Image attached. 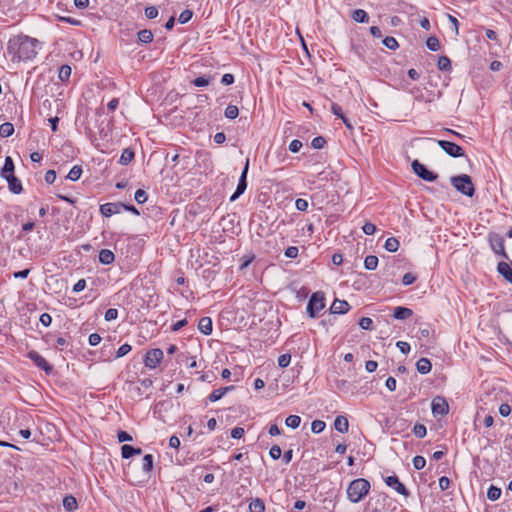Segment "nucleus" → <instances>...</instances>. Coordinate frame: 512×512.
<instances>
[{
    "label": "nucleus",
    "mask_w": 512,
    "mask_h": 512,
    "mask_svg": "<svg viewBox=\"0 0 512 512\" xmlns=\"http://www.w3.org/2000/svg\"><path fill=\"white\" fill-rule=\"evenodd\" d=\"M39 41L26 35H17L9 39L8 54L13 62L29 61L37 55Z\"/></svg>",
    "instance_id": "1"
},
{
    "label": "nucleus",
    "mask_w": 512,
    "mask_h": 512,
    "mask_svg": "<svg viewBox=\"0 0 512 512\" xmlns=\"http://www.w3.org/2000/svg\"><path fill=\"white\" fill-rule=\"evenodd\" d=\"M370 490V483L364 478L353 480L347 488L348 499L353 503L360 502Z\"/></svg>",
    "instance_id": "2"
},
{
    "label": "nucleus",
    "mask_w": 512,
    "mask_h": 512,
    "mask_svg": "<svg viewBox=\"0 0 512 512\" xmlns=\"http://www.w3.org/2000/svg\"><path fill=\"white\" fill-rule=\"evenodd\" d=\"M450 182L452 186L463 195L472 197L475 193V188L472 179L467 174L452 176L450 178Z\"/></svg>",
    "instance_id": "3"
},
{
    "label": "nucleus",
    "mask_w": 512,
    "mask_h": 512,
    "mask_svg": "<svg viewBox=\"0 0 512 512\" xmlns=\"http://www.w3.org/2000/svg\"><path fill=\"white\" fill-rule=\"evenodd\" d=\"M325 307V296L322 292H315L310 297L307 305V312L311 318L318 316V313Z\"/></svg>",
    "instance_id": "4"
},
{
    "label": "nucleus",
    "mask_w": 512,
    "mask_h": 512,
    "mask_svg": "<svg viewBox=\"0 0 512 512\" xmlns=\"http://www.w3.org/2000/svg\"><path fill=\"white\" fill-rule=\"evenodd\" d=\"M413 172L421 179L434 182L438 175L432 171H429L425 165L420 163L418 160H414L411 164Z\"/></svg>",
    "instance_id": "5"
},
{
    "label": "nucleus",
    "mask_w": 512,
    "mask_h": 512,
    "mask_svg": "<svg viewBox=\"0 0 512 512\" xmlns=\"http://www.w3.org/2000/svg\"><path fill=\"white\" fill-rule=\"evenodd\" d=\"M163 351L159 348L151 349L146 353L144 363L150 369H155L163 359Z\"/></svg>",
    "instance_id": "6"
},
{
    "label": "nucleus",
    "mask_w": 512,
    "mask_h": 512,
    "mask_svg": "<svg viewBox=\"0 0 512 512\" xmlns=\"http://www.w3.org/2000/svg\"><path fill=\"white\" fill-rule=\"evenodd\" d=\"M437 144L451 157L457 158L464 156V149L454 142L438 140Z\"/></svg>",
    "instance_id": "7"
},
{
    "label": "nucleus",
    "mask_w": 512,
    "mask_h": 512,
    "mask_svg": "<svg viewBox=\"0 0 512 512\" xmlns=\"http://www.w3.org/2000/svg\"><path fill=\"white\" fill-rule=\"evenodd\" d=\"M432 414L437 416H445L449 412V405L445 398L437 396L432 400L431 403Z\"/></svg>",
    "instance_id": "8"
},
{
    "label": "nucleus",
    "mask_w": 512,
    "mask_h": 512,
    "mask_svg": "<svg viewBox=\"0 0 512 512\" xmlns=\"http://www.w3.org/2000/svg\"><path fill=\"white\" fill-rule=\"evenodd\" d=\"M248 169H249V159L246 160L245 166L242 170L241 176L238 181L236 191L230 197L231 202L235 201L237 198H239L245 192V190L247 188L246 178H247Z\"/></svg>",
    "instance_id": "9"
},
{
    "label": "nucleus",
    "mask_w": 512,
    "mask_h": 512,
    "mask_svg": "<svg viewBox=\"0 0 512 512\" xmlns=\"http://www.w3.org/2000/svg\"><path fill=\"white\" fill-rule=\"evenodd\" d=\"M27 356L38 368L44 370L47 374L52 372V366L37 351L31 350Z\"/></svg>",
    "instance_id": "10"
},
{
    "label": "nucleus",
    "mask_w": 512,
    "mask_h": 512,
    "mask_svg": "<svg viewBox=\"0 0 512 512\" xmlns=\"http://www.w3.org/2000/svg\"><path fill=\"white\" fill-rule=\"evenodd\" d=\"M124 203H105L100 206V212L104 217H111L123 211Z\"/></svg>",
    "instance_id": "11"
},
{
    "label": "nucleus",
    "mask_w": 512,
    "mask_h": 512,
    "mask_svg": "<svg viewBox=\"0 0 512 512\" xmlns=\"http://www.w3.org/2000/svg\"><path fill=\"white\" fill-rule=\"evenodd\" d=\"M385 483L387 484V486H389L390 488L394 489L397 493L401 494V495H404V496H408V490L406 489V487L399 481V478L395 475L393 476H388L385 478Z\"/></svg>",
    "instance_id": "12"
},
{
    "label": "nucleus",
    "mask_w": 512,
    "mask_h": 512,
    "mask_svg": "<svg viewBox=\"0 0 512 512\" xmlns=\"http://www.w3.org/2000/svg\"><path fill=\"white\" fill-rule=\"evenodd\" d=\"M497 271L507 282L512 284V262H499Z\"/></svg>",
    "instance_id": "13"
},
{
    "label": "nucleus",
    "mask_w": 512,
    "mask_h": 512,
    "mask_svg": "<svg viewBox=\"0 0 512 512\" xmlns=\"http://www.w3.org/2000/svg\"><path fill=\"white\" fill-rule=\"evenodd\" d=\"M350 305L345 300L335 299L330 307L333 314H345L349 311Z\"/></svg>",
    "instance_id": "14"
},
{
    "label": "nucleus",
    "mask_w": 512,
    "mask_h": 512,
    "mask_svg": "<svg viewBox=\"0 0 512 512\" xmlns=\"http://www.w3.org/2000/svg\"><path fill=\"white\" fill-rule=\"evenodd\" d=\"M8 183L9 191L13 194H20L23 191L21 181L13 174L4 178Z\"/></svg>",
    "instance_id": "15"
},
{
    "label": "nucleus",
    "mask_w": 512,
    "mask_h": 512,
    "mask_svg": "<svg viewBox=\"0 0 512 512\" xmlns=\"http://www.w3.org/2000/svg\"><path fill=\"white\" fill-rule=\"evenodd\" d=\"M490 243L495 254L500 256H507L504 249V240L500 236H492L490 238Z\"/></svg>",
    "instance_id": "16"
},
{
    "label": "nucleus",
    "mask_w": 512,
    "mask_h": 512,
    "mask_svg": "<svg viewBox=\"0 0 512 512\" xmlns=\"http://www.w3.org/2000/svg\"><path fill=\"white\" fill-rule=\"evenodd\" d=\"M14 162L10 156H6L4 166L0 171V176L6 178L14 174Z\"/></svg>",
    "instance_id": "17"
},
{
    "label": "nucleus",
    "mask_w": 512,
    "mask_h": 512,
    "mask_svg": "<svg viewBox=\"0 0 512 512\" xmlns=\"http://www.w3.org/2000/svg\"><path fill=\"white\" fill-rule=\"evenodd\" d=\"M142 453V449L141 448H135L131 445H128V444H124L122 447H121V456L122 458L124 459H128L134 455H140Z\"/></svg>",
    "instance_id": "18"
},
{
    "label": "nucleus",
    "mask_w": 512,
    "mask_h": 512,
    "mask_svg": "<svg viewBox=\"0 0 512 512\" xmlns=\"http://www.w3.org/2000/svg\"><path fill=\"white\" fill-rule=\"evenodd\" d=\"M198 329L204 335H210L212 333V320L210 317H202L198 323Z\"/></svg>",
    "instance_id": "19"
},
{
    "label": "nucleus",
    "mask_w": 512,
    "mask_h": 512,
    "mask_svg": "<svg viewBox=\"0 0 512 512\" xmlns=\"http://www.w3.org/2000/svg\"><path fill=\"white\" fill-rule=\"evenodd\" d=\"M413 311L410 308L398 306L394 309L393 317L398 320H404L411 317Z\"/></svg>",
    "instance_id": "20"
},
{
    "label": "nucleus",
    "mask_w": 512,
    "mask_h": 512,
    "mask_svg": "<svg viewBox=\"0 0 512 512\" xmlns=\"http://www.w3.org/2000/svg\"><path fill=\"white\" fill-rule=\"evenodd\" d=\"M432 364L427 358H420L416 363V369L420 374H428L431 371Z\"/></svg>",
    "instance_id": "21"
},
{
    "label": "nucleus",
    "mask_w": 512,
    "mask_h": 512,
    "mask_svg": "<svg viewBox=\"0 0 512 512\" xmlns=\"http://www.w3.org/2000/svg\"><path fill=\"white\" fill-rule=\"evenodd\" d=\"M335 429L340 433H346L349 429L348 419L344 416H337L334 421Z\"/></svg>",
    "instance_id": "22"
},
{
    "label": "nucleus",
    "mask_w": 512,
    "mask_h": 512,
    "mask_svg": "<svg viewBox=\"0 0 512 512\" xmlns=\"http://www.w3.org/2000/svg\"><path fill=\"white\" fill-rule=\"evenodd\" d=\"M153 468V456L146 454L141 461V469L143 473L148 476Z\"/></svg>",
    "instance_id": "23"
},
{
    "label": "nucleus",
    "mask_w": 512,
    "mask_h": 512,
    "mask_svg": "<svg viewBox=\"0 0 512 512\" xmlns=\"http://www.w3.org/2000/svg\"><path fill=\"white\" fill-rule=\"evenodd\" d=\"M352 19L359 23H366L369 20V16L365 10L356 9L352 12Z\"/></svg>",
    "instance_id": "24"
},
{
    "label": "nucleus",
    "mask_w": 512,
    "mask_h": 512,
    "mask_svg": "<svg viewBox=\"0 0 512 512\" xmlns=\"http://www.w3.org/2000/svg\"><path fill=\"white\" fill-rule=\"evenodd\" d=\"M134 156H135V154H134L133 150L126 148L121 153L119 163L121 165H128L134 159Z\"/></svg>",
    "instance_id": "25"
},
{
    "label": "nucleus",
    "mask_w": 512,
    "mask_h": 512,
    "mask_svg": "<svg viewBox=\"0 0 512 512\" xmlns=\"http://www.w3.org/2000/svg\"><path fill=\"white\" fill-rule=\"evenodd\" d=\"M14 133V126L10 122H5L0 125V136L3 138L9 137Z\"/></svg>",
    "instance_id": "26"
},
{
    "label": "nucleus",
    "mask_w": 512,
    "mask_h": 512,
    "mask_svg": "<svg viewBox=\"0 0 512 512\" xmlns=\"http://www.w3.org/2000/svg\"><path fill=\"white\" fill-rule=\"evenodd\" d=\"M82 167L79 165L73 166L67 174V179L71 181H77L82 175Z\"/></svg>",
    "instance_id": "27"
},
{
    "label": "nucleus",
    "mask_w": 512,
    "mask_h": 512,
    "mask_svg": "<svg viewBox=\"0 0 512 512\" xmlns=\"http://www.w3.org/2000/svg\"><path fill=\"white\" fill-rule=\"evenodd\" d=\"M250 512H264L265 505L259 498L253 499L249 504Z\"/></svg>",
    "instance_id": "28"
},
{
    "label": "nucleus",
    "mask_w": 512,
    "mask_h": 512,
    "mask_svg": "<svg viewBox=\"0 0 512 512\" xmlns=\"http://www.w3.org/2000/svg\"><path fill=\"white\" fill-rule=\"evenodd\" d=\"M63 507L67 511H73L77 508V501L76 498L73 496H66L63 499Z\"/></svg>",
    "instance_id": "29"
},
{
    "label": "nucleus",
    "mask_w": 512,
    "mask_h": 512,
    "mask_svg": "<svg viewBox=\"0 0 512 512\" xmlns=\"http://www.w3.org/2000/svg\"><path fill=\"white\" fill-rule=\"evenodd\" d=\"M138 40L142 43H150L153 40V34L148 29H143L138 32Z\"/></svg>",
    "instance_id": "30"
},
{
    "label": "nucleus",
    "mask_w": 512,
    "mask_h": 512,
    "mask_svg": "<svg viewBox=\"0 0 512 512\" xmlns=\"http://www.w3.org/2000/svg\"><path fill=\"white\" fill-rule=\"evenodd\" d=\"M384 247L388 252H396L399 247V241L394 237H390L385 241Z\"/></svg>",
    "instance_id": "31"
},
{
    "label": "nucleus",
    "mask_w": 512,
    "mask_h": 512,
    "mask_svg": "<svg viewBox=\"0 0 512 512\" xmlns=\"http://www.w3.org/2000/svg\"><path fill=\"white\" fill-rule=\"evenodd\" d=\"M501 496V489L494 486V485H491L489 488H488V491H487V498L491 501H496L500 498Z\"/></svg>",
    "instance_id": "32"
},
{
    "label": "nucleus",
    "mask_w": 512,
    "mask_h": 512,
    "mask_svg": "<svg viewBox=\"0 0 512 512\" xmlns=\"http://www.w3.org/2000/svg\"><path fill=\"white\" fill-rule=\"evenodd\" d=\"M300 423H301V418L298 415H290L285 420L286 426H288L292 429L298 428Z\"/></svg>",
    "instance_id": "33"
},
{
    "label": "nucleus",
    "mask_w": 512,
    "mask_h": 512,
    "mask_svg": "<svg viewBox=\"0 0 512 512\" xmlns=\"http://www.w3.org/2000/svg\"><path fill=\"white\" fill-rule=\"evenodd\" d=\"M437 66L441 71H448L451 69V61L447 56H441L438 59Z\"/></svg>",
    "instance_id": "34"
},
{
    "label": "nucleus",
    "mask_w": 512,
    "mask_h": 512,
    "mask_svg": "<svg viewBox=\"0 0 512 512\" xmlns=\"http://www.w3.org/2000/svg\"><path fill=\"white\" fill-rule=\"evenodd\" d=\"M426 46L431 51H438L441 47L438 38L435 36H430L426 40Z\"/></svg>",
    "instance_id": "35"
},
{
    "label": "nucleus",
    "mask_w": 512,
    "mask_h": 512,
    "mask_svg": "<svg viewBox=\"0 0 512 512\" xmlns=\"http://www.w3.org/2000/svg\"><path fill=\"white\" fill-rule=\"evenodd\" d=\"M227 393V389H215L209 396L208 399L210 402H216L220 400Z\"/></svg>",
    "instance_id": "36"
},
{
    "label": "nucleus",
    "mask_w": 512,
    "mask_h": 512,
    "mask_svg": "<svg viewBox=\"0 0 512 512\" xmlns=\"http://www.w3.org/2000/svg\"><path fill=\"white\" fill-rule=\"evenodd\" d=\"M58 76L61 81H67L71 76V67L69 65H62Z\"/></svg>",
    "instance_id": "37"
},
{
    "label": "nucleus",
    "mask_w": 512,
    "mask_h": 512,
    "mask_svg": "<svg viewBox=\"0 0 512 512\" xmlns=\"http://www.w3.org/2000/svg\"><path fill=\"white\" fill-rule=\"evenodd\" d=\"M239 115V109L235 105H228L225 109V117L235 119Z\"/></svg>",
    "instance_id": "38"
},
{
    "label": "nucleus",
    "mask_w": 512,
    "mask_h": 512,
    "mask_svg": "<svg viewBox=\"0 0 512 512\" xmlns=\"http://www.w3.org/2000/svg\"><path fill=\"white\" fill-rule=\"evenodd\" d=\"M325 427H326V424L322 420H314L311 423V430L315 434L321 433L325 429Z\"/></svg>",
    "instance_id": "39"
},
{
    "label": "nucleus",
    "mask_w": 512,
    "mask_h": 512,
    "mask_svg": "<svg viewBox=\"0 0 512 512\" xmlns=\"http://www.w3.org/2000/svg\"><path fill=\"white\" fill-rule=\"evenodd\" d=\"M383 44L390 50H396L399 47L397 40L392 36L385 37Z\"/></svg>",
    "instance_id": "40"
},
{
    "label": "nucleus",
    "mask_w": 512,
    "mask_h": 512,
    "mask_svg": "<svg viewBox=\"0 0 512 512\" xmlns=\"http://www.w3.org/2000/svg\"><path fill=\"white\" fill-rule=\"evenodd\" d=\"M413 433L418 438H424L427 434V429L423 424H415L413 427Z\"/></svg>",
    "instance_id": "41"
},
{
    "label": "nucleus",
    "mask_w": 512,
    "mask_h": 512,
    "mask_svg": "<svg viewBox=\"0 0 512 512\" xmlns=\"http://www.w3.org/2000/svg\"><path fill=\"white\" fill-rule=\"evenodd\" d=\"M134 199L139 204L145 203L147 201V199H148L146 191L143 190V189H138L135 192Z\"/></svg>",
    "instance_id": "42"
},
{
    "label": "nucleus",
    "mask_w": 512,
    "mask_h": 512,
    "mask_svg": "<svg viewBox=\"0 0 512 512\" xmlns=\"http://www.w3.org/2000/svg\"><path fill=\"white\" fill-rule=\"evenodd\" d=\"M193 16V12L189 9H186L184 11H182L178 17V21L181 23V24H185L187 23L188 21H190V19L192 18Z\"/></svg>",
    "instance_id": "43"
},
{
    "label": "nucleus",
    "mask_w": 512,
    "mask_h": 512,
    "mask_svg": "<svg viewBox=\"0 0 512 512\" xmlns=\"http://www.w3.org/2000/svg\"><path fill=\"white\" fill-rule=\"evenodd\" d=\"M291 362V355L286 353V354H282L279 356L278 358V365L281 367V368H285L287 367Z\"/></svg>",
    "instance_id": "44"
},
{
    "label": "nucleus",
    "mask_w": 512,
    "mask_h": 512,
    "mask_svg": "<svg viewBox=\"0 0 512 512\" xmlns=\"http://www.w3.org/2000/svg\"><path fill=\"white\" fill-rule=\"evenodd\" d=\"M426 465V460L424 457L422 456H415L413 458V466L416 470H421L425 467Z\"/></svg>",
    "instance_id": "45"
},
{
    "label": "nucleus",
    "mask_w": 512,
    "mask_h": 512,
    "mask_svg": "<svg viewBox=\"0 0 512 512\" xmlns=\"http://www.w3.org/2000/svg\"><path fill=\"white\" fill-rule=\"evenodd\" d=\"M326 144V140L324 137L322 136H318V137H315L312 142H311V146L314 148V149H321L324 147V145Z\"/></svg>",
    "instance_id": "46"
},
{
    "label": "nucleus",
    "mask_w": 512,
    "mask_h": 512,
    "mask_svg": "<svg viewBox=\"0 0 512 512\" xmlns=\"http://www.w3.org/2000/svg\"><path fill=\"white\" fill-rule=\"evenodd\" d=\"M373 320L369 317H362L359 321V326L364 330L372 329Z\"/></svg>",
    "instance_id": "47"
},
{
    "label": "nucleus",
    "mask_w": 512,
    "mask_h": 512,
    "mask_svg": "<svg viewBox=\"0 0 512 512\" xmlns=\"http://www.w3.org/2000/svg\"><path fill=\"white\" fill-rule=\"evenodd\" d=\"M131 349H132L131 345H129L127 343L121 345L116 352V357L120 358V357L125 356L126 354H128L131 351Z\"/></svg>",
    "instance_id": "48"
},
{
    "label": "nucleus",
    "mask_w": 512,
    "mask_h": 512,
    "mask_svg": "<svg viewBox=\"0 0 512 512\" xmlns=\"http://www.w3.org/2000/svg\"><path fill=\"white\" fill-rule=\"evenodd\" d=\"M378 259L379 258H364V264L366 269L368 270H374L378 266Z\"/></svg>",
    "instance_id": "49"
},
{
    "label": "nucleus",
    "mask_w": 512,
    "mask_h": 512,
    "mask_svg": "<svg viewBox=\"0 0 512 512\" xmlns=\"http://www.w3.org/2000/svg\"><path fill=\"white\" fill-rule=\"evenodd\" d=\"M269 455L272 459L274 460H277L281 457L282 455V450L280 448V446L278 445H273L271 448H270V451H269Z\"/></svg>",
    "instance_id": "50"
},
{
    "label": "nucleus",
    "mask_w": 512,
    "mask_h": 512,
    "mask_svg": "<svg viewBox=\"0 0 512 512\" xmlns=\"http://www.w3.org/2000/svg\"><path fill=\"white\" fill-rule=\"evenodd\" d=\"M117 317H118V310L115 308H109L108 310H106L105 315H104V318L106 321L115 320V319H117Z\"/></svg>",
    "instance_id": "51"
},
{
    "label": "nucleus",
    "mask_w": 512,
    "mask_h": 512,
    "mask_svg": "<svg viewBox=\"0 0 512 512\" xmlns=\"http://www.w3.org/2000/svg\"><path fill=\"white\" fill-rule=\"evenodd\" d=\"M145 16L148 19H154L158 16V9L155 6H149L145 9Z\"/></svg>",
    "instance_id": "52"
},
{
    "label": "nucleus",
    "mask_w": 512,
    "mask_h": 512,
    "mask_svg": "<svg viewBox=\"0 0 512 512\" xmlns=\"http://www.w3.org/2000/svg\"><path fill=\"white\" fill-rule=\"evenodd\" d=\"M362 230L366 235H373L376 231V226L371 222H366L363 225Z\"/></svg>",
    "instance_id": "53"
},
{
    "label": "nucleus",
    "mask_w": 512,
    "mask_h": 512,
    "mask_svg": "<svg viewBox=\"0 0 512 512\" xmlns=\"http://www.w3.org/2000/svg\"><path fill=\"white\" fill-rule=\"evenodd\" d=\"M416 280V276L410 272L404 274L403 278H402V283L404 286H408V285H411L412 283H414Z\"/></svg>",
    "instance_id": "54"
},
{
    "label": "nucleus",
    "mask_w": 512,
    "mask_h": 512,
    "mask_svg": "<svg viewBox=\"0 0 512 512\" xmlns=\"http://www.w3.org/2000/svg\"><path fill=\"white\" fill-rule=\"evenodd\" d=\"M117 438L120 443L133 440L132 436L129 433H127L126 431H119L117 434Z\"/></svg>",
    "instance_id": "55"
},
{
    "label": "nucleus",
    "mask_w": 512,
    "mask_h": 512,
    "mask_svg": "<svg viewBox=\"0 0 512 512\" xmlns=\"http://www.w3.org/2000/svg\"><path fill=\"white\" fill-rule=\"evenodd\" d=\"M302 147V142L295 139V140H292L289 144V150L292 152V153H297Z\"/></svg>",
    "instance_id": "56"
},
{
    "label": "nucleus",
    "mask_w": 512,
    "mask_h": 512,
    "mask_svg": "<svg viewBox=\"0 0 512 512\" xmlns=\"http://www.w3.org/2000/svg\"><path fill=\"white\" fill-rule=\"evenodd\" d=\"M331 111L335 116L339 117L340 119H344V114H343L342 108L338 104L332 103Z\"/></svg>",
    "instance_id": "57"
},
{
    "label": "nucleus",
    "mask_w": 512,
    "mask_h": 512,
    "mask_svg": "<svg viewBox=\"0 0 512 512\" xmlns=\"http://www.w3.org/2000/svg\"><path fill=\"white\" fill-rule=\"evenodd\" d=\"M86 288V281L85 279L78 280L74 286H73V292L79 293L83 291Z\"/></svg>",
    "instance_id": "58"
},
{
    "label": "nucleus",
    "mask_w": 512,
    "mask_h": 512,
    "mask_svg": "<svg viewBox=\"0 0 512 512\" xmlns=\"http://www.w3.org/2000/svg\"><path fill=\"white\" fill-rule=\"evenodd\" d=\"M88 342L91 346H96L101 342V336L98 333H92L89 335Z\"/></svg>",
    "instance_id": "59"
},
{
    "label": "nucleus",
    "mask_w": 512,
    "mask_h": 512,
    "mask_svg": "<svg viewBox=\"0 0 512 512\" xmlns=\"http://www.w3.org/2000/svg\"><path fill=\"white\" fill-rule=\"evenodd\" d=\"M295 206L299 211H306L308 208V202L305 199L298 198L295 202Z\"/></svg>",
    "instance_id": "60"
},
{
    "label": "nucleus",
    "mask_w": 512,
    "mask_h": 512,
    "mask_svg": "<svg viewBox=\"0 0 512 512\" xmlns=\"http://www.w3.org/2000/svg\"><path fill=\"white\" fill-rule=\"evenodd\" d=\"M499 413H500V415H501V416H503V417H507V416H509V415H510V413H511V407H510V405H509V404H507V403H503V404H501V405H500V407H499Z\"/></svg>",
    "instance_id": "61"
},
{
    "label": "nucleus",
    "mask_w": 512,
    "mask_h": 512,
    "mask_svg": "<svg viewBox=\"0 0 512 512\" xmlns=\"http://www.w3.org/2000/svg\"><path fill=\"white\" fill-rule=\"evenodd\" d=\"M245 431L242 427H235L231 430V437L234 439H240L243 437Z\"/></svg>",
    "instance_id": "62"
},
{
    "label": "nucleus",
    "mask_w": 512,
    "mask_h": 512,
    "mask_svg": "<svg viewBox=\"0 0 512 512\" xmlns=\"http://www.w3.org/2000/svg\"><path fill=\"white\" fill-rule=\"evenodd\" d=\"M450 486V479L446 476L439 478V487L442 491L447 490Z\"/></svg>",
    "instance_id": "63"
},
{
    "label": "nucleus",
    "mask_w": 512,
    "mask_h": 512,
    "mask_svg": "<svg viewBox=\"0 0 512 512\" xmlns=\"http://www.w3.org/2000/svg\"><path fill=\"white\" fill-rule=\"evenodd\" d=\"M45 181L48 183V184H53L56 180V172L54 170H48L46 173H45Z\"/></svg>",
    "instance_id": "64"
}]
</instances>
